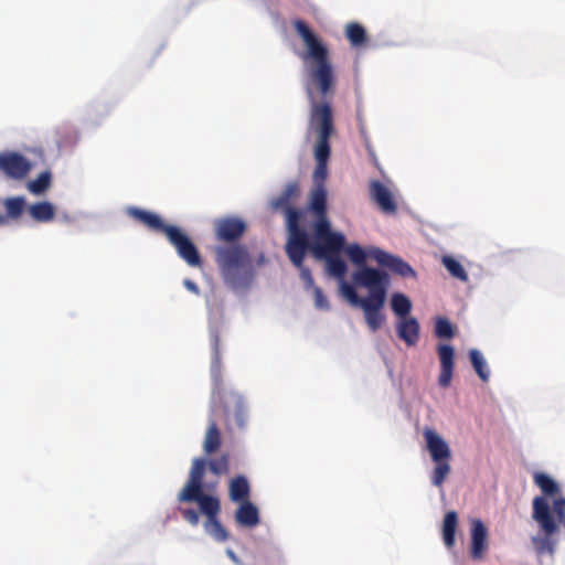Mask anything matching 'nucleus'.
<instances>
[{"mask_svg":"<svg viewBox=\"0 0 565 565\" xmlns=\"http://www.w3.org/2000/svg\"><path fill=\"white\" fill-rule=\"evenodd\" d=\"M31 164L18 152L0 153V171L9 179L21 180L30 171Z\"/></svg>","mask_w":565,"mask_h":565,"instance_id":"f8f14e48","label":"nucleus"},{"mask_svg":"<svg viewBox=\"0 0 565 565\" xmlns=\"http://www.w3.org/2000/svg\"><path fill=\"white\" fill-rule=\"evenodd\" d=\"M202 514L206 516L205 529L206 531L220 542H224L228 539V533L218 520L221 511V501L218 498L214 499L211 509L207 510L203 505H199Z\"/></svg>","mask_w":565,"mask_h":565,"instance_id":"2eb2a0df","label":"nucleus"},{"mask_svg":"<svg viewBox=\"0 0 565 565\" xmlns=\"http://www.w3.org/2000/svg\"><path fill=\"white\" fill-rule=\"evenodd\" d=\"M228 498L234 503L250 500V484L245 476L238 475L230 480Z\"/></svg>","mask_w":565,"mask_h":565,"instance_id":"412c9836","label":"nucleus"},{"mask_svg":"<svg viewBox=\"0 0 565 565\" xmlns=\"http://www.w3.org/2000/svg\"><path fill=\"white\" fill-rule=\"evenodd\" d=\"M294 265L300 270V276H301L302 280L307 284V286L308 287L313 286V278H312L311 271L309 268L303 266V259L301 260V263L299 265H297V264H294Z\"/></svg>","mask_w":565,"mask_h":565,"instance_id":"ea45409f","label":"nucleus"},{"mask_svg":"<svg viewBox=\"0 0 565 565\" xmlns=\"http://www.w3.org/2000/svg\"><path fill=\"white\" fill-rule=\"evenodd\" d=\"M353 282L356 286L369 290V296L364 297L361 308L364 311V318L371 331L375 332L385 321L381 312L385 305L390 277L385 271L372 267H364L352 275Z\"/></svg>","mask_w":565,"mask_h":565,"instance_id":"20e7f679","label":"nucleus"},{"mask_svg":"<svg viewBox=\"0 0 565 565\" xmlns=\"http://www.w3.org/2000/svg\"><path fill=\"white\" fill-rule=\"evenodd\" d=\"M221 444L222 438L217 424L214 419H211L203 443L204 452L207 455L215 452L221 447Z\"/></svg>","mask_w":565,"mask_h":565,"instance_id":"393cba45","label":"nucleus"},{"mask_svg":"<svg viewBox=\"0 0 565 565\" xmlns=\"http://www.w3.org/2000/svg\"><path fill=\"white\" fill-rule=\"evenodd\" d=\"M235 521L242 526L255 527L260 522L258 508L250 500L238 503Z\"/></svg>","mask_w":565,"mask_h":565,"instance_id":"aec40b11","label":"nucleus"},{"mask_svg":"<svg viewBox=\"0 0 565 565\" xmlns=\"http://www.w3.org/2000/svg\"><path fill=\"white\" fill-rule=\"evenodd\" d=\"M372 257L379 265L390 269L392 273L401 277H416V273L412 266L398 256L392 255L380 248H375L372 252Z\"/></svg>","mask_w":565,"mask_h":565,"instance_id":"ddd939ff","label":"nucleus"},{"mask_svg":"<svg viewBox=\"0 0 565 565\" xmlns=\"http://www.w3.org/2000/svg\"><path fill=\"white\" fill-rule=\"evenodd\" d=\"M391 308L401 319L406 318L409 317L408 313L412 309V302L405 295L394 294L391 299Z\"/></svg>","mask_w":565,"mask_h":565,"instance_id":"cd10ccee","label":"nucleus"},{"mask_svg":"<svg viewBox=\"0 0 565 565\" xmlns=\"http://www.w3.org/2000/svg\"><path fill=\"white\" fill-rule=\"evenodd\" d=\"M435 334L440 339H451L455 335V328L447 318L439 317L435 322Z\"/></svg>","mask_w":565,"mask_h":565,"instance_id":"473e14b6","label":"nucleus"},{"mask_svg":"<svg viewBox=\"0 0 565 565\" xmlns=\"http://www.w3.org/2000/svg\"><path fill=\"white\" fill-rule=\"evenodd\" d=\"M227 554H228V556H230L234 562H237V557H236V555H235V553H234L233 551L228 550V551H227Z\"/></svg>","mask_w":565,"mask_h":565,"instance_id":"79ce46f5","label":"nucleus"},{"mask_svg":"<svg viewBox=\"0 0 565 565\" xmlns=\"http://www.w3.org/2000/svg\"><path fill=\"white\" fill-rule=\"evenodd\" d=\"M345 237L342 233L335 232L322 237H316L312 242L308 239V249L320 259H326L330 274L342 278L347 273V264L339 256L344 248Z\"/></svg>","mask_w":565,"mask_h":565,"instance_id":"423d86ee","label":"nucleus"},{"mask_svg":"<svg viewBox=\"0 0 565 565\" xmlns=\"http://www.w3.org/2000/svg\"><path fill=\"white\" fill-rule=\"evenodd\" d=\"M166 235L169 242L175 247L178 255L185 260L189 266L199 267L202 265V259L196 246L180 228L172 225L167 228Z\"/></svg>","mask_w":565,"mask_h":565,"instance_id":"9b49d317","label":"nucleus"},{"mask_svg":"<svg viewBox=\"0 0 565 565\" xmlns=\"http://www.w3.org/2000/svg\"><path fill=\"white\" fill-rule=\"evenodd\" d=\"M423 436L426 449L430 455L435 467L430 475L431 483L443 488L444 482L451 472L450 459L451 450L447 441L433 428L425 427Z\"/></svg>","mask_w":565,"mask_h":565,"instance_id":"0eeeda50","label":"nucleus"},{"mask_svg":"<svg viewBox=\"0 0 565 565\" xmlns=\"http://www.w3.org/2000/svg\"><path fill=\"white\" fill-rule=\"evenodd\" d=\"M298 195L299 184L294 181L289 182L282 192L270 201L271 210L284 213L286 217L288 231L286 253L290 262L297 265L305 259L308 249V233L300 226L301 212L292 206Z\"/></svg>","mask_w":565,"mask_h":565,"instance_id":"7ed1b4c3","label":"nucleus"},{"mask_svg":"<svg viewBox=\"0 0 565 565\" xmlns=\"http://www.w3.org/2000/svg\"><path fill=\"white\" fill-rule=\"evenodd\" d=\"M328 177V161H317L313 171L315 186L324 185V181Z\"/></svg>","mask_w":565,"mask_h":565,"instance_id":"e433bc0d","label":"nucleus"},{"mask_svg":"<svg viewBox=\"0 0 565 565\" xmlns=\"http://www.w3.org/2000/svg\"><path fill=\"white\" fill-rule=\"evenodd\" d=\"M245 232L246 223L238 217L225 216L214 221L215 238L226 243L215 246V264L224 282L234 289L248 288L256 275L247 246L238 243Z\"/></svg>","mask_w":565,"mask_h":565,"instance_id":"f03ea898","label":"nucleus"},{"mask_svg":"<svg viewBox=\"0 0 565 565\" xmlns=\"http://www.w3.org/2000/svg\"><path fill=\"white\" fill-rule=\"evenodd\" d=\"M396 332L407 345H415L419 340V323L414 317L402 318L397 322Z\"/></svg>","mask_w":565,"mask_h":565,"instance_id":"6ab92c4d","label":"nucleus"},{"mask_svg":"<svg viewBox=\"0 0 565 565\" xmlns=\"http://www.w3.org/2000/svg\"><path fill=\"white\" fill-rule=\"evenodd\" d=\"M551 512L559 526L565 527V498H554L551 507Z\"/></svg>","mask_w":565,"mask_h":565,"instance_id":"72a5a7b5","label":"nucleus"},{"mask_svg":"<svg viewBox=\"0 0 565 565\" xmlns=\"http://www.w3.org/2000/svg\"><path fill=\"white\" fill-rule=\"evenodd\" d=\"M341 291L342 295L352 303L353 306L361 307L363 305L364 297H359L358 292L355 291L354 287L342 282L341 285Z\"/></svg>","mask_w":565,"mask_h":565,"instance_id":"c9c22d12","label":"nucleus"},{"mask_svg":"<svg viewBox=\"0 0 565 565\" xmlns=\"http://www.w3.org/2000/svg\"><path fill=\"white\" fill-rule=\"evenodd\" d=\"M347 254L353 264L360 266V268L358 270L366 267L365 266L366 255L361 246H359L358 244L349 245L347 247Z\"/></svg>","mask_w":565,"mask_h":565,"instance_id":"f704fd0d","label":"nucleus"},{"mask_svg":"<svg viewBox=\"0 0 565 565\" xmlns=\"http://www.w3.org/2000/svg\"><path fill=\"white\" fill-rule=\"evenodd\" d=\"M532 518L544 533V537L534 539V543L539 552L547 551L553 553L554 547L550 537L558 532V524L551 512V505L547 499L535 497L532 502Z\"/></svg>","mask_w":565,"mask_h":565,"instance_id":"1a4fd4ad","label":"nucleus"},{"mask_svg":"<svg viewBox=\"0 0 565 565\" xmlns=\"http://www.w3.org/2000/svg\"><path fill=\"white\" fill-rule=\"evenodd\" d=\"M7 215L11 218H19L25 207V200L22 196L8 198L3 203Z\"/></svg>","mask_w":565,"mask_h":565,"instance_id":"7c9ffc66","label":"nucleus"},{"mask_svg":"<svg viewBox=\"0 0 565 565\" xmlns=\"http://www.w3.org/2000/svg\"><path fill=\"white\" fill-rule=\"evenodd\" d=\"M4 223H6V218H4V216H2V215L0 214V225H2V224H4Z\"/></svg>","mask_w":565,"mask_h":565,"instance_id":"37998d69","label":"nucleus"},{"mask_svg":"<svg viewBox=\"0 0 565 565\" xmlns=\"http://www.w3.org/2000/svg\"><path fill=\"white\" fill-rule=\"evenodd\" d=\"M328 192L324 185L313 186L309 194L308 211L313 215V238L334 233L328 217Z\"/></svg>","mask_w":565,"mask_h":565,"instance_id":"9d476101","label":"nucleus"},{"mask_svg":"<svg viewBox=\"0 0 565 565\" xmlns=\"http://www.w3.org/2000/svg\"><path fill=\"white\" fill-rule=\"evenodd\" d=\"M469 359L479 379L482 382H488L490 377V371L482 353L477 349H471L469 351Z\"/></svg>","mask_w":565,"mask_h":565,"instance_id":"a878e982","label":"nucleus"},{"mask_svg":"<svg viewBox=\"0 0 565 565\" xmlns=\"http://www.w3.org/2000/svg\"><path fill=\"white\" fill-rule=\"evenodd\" d=\"M441 263L454 278L462 282L468 281V274L457 259L451 256H444Z\"/></svg>","mask_w":565,"mask_h":565,"instance_id":"c85d7f7f","label":"nucleus"},{"mask_svg":"<svg viewBox=\"0 0 565 565\" xmlns=\"http://www.w3.org/2000/svg\"><path fill=\"white\" fill-rule=\"evenodd\" d=\"M211 373L214 382L212 393V401L215 407L223 409L226 422L230 420L231 415H234L235 423L239 428H243L247 420V411L243 397L233 391H226L222 387L220 374V356L217 348L215 349V356L212 363Z\"/></svg>","mask_w":565,"mask_h":565,"instance_id":"39448f33","label":"nucleus"},{"mask_svg":"<svg viewBox=\"0 0 565 565\" xmlns=\"http://www.w3.org/2000/svg\"><path fill=\"white\" fill-rule=\"evenodd\" d=\"M458 526V514L449 511L445 514L443 522V540L448 548H452L456 542V530Z\"/></svg>","mask_w":565,"mask_h":565,"instance_id":"b1692460","label":"nucleus"},{"mask_svg":"<svg viewBox=\"0 0 565 565\" xmlns=\"http://www.w3.org/2000/svg\"><path fill=\"white\" fill-rule=\"evenodd\" d=\"M181 514L193 526L198 525L200 522L199 512L194 509H181Z\"/></svg>","mask_w":565,"mask_h":565,"instance_id":"58836bf2","label":"nucleus"},{"mask_svg":"<svg viewBox=\"0 0 565 565\" xmlns=\"http://www.w3.org/2000/svg\"><path fill=\"white\" fill-rule=\"evenodd\" d=\"M313 298H315V307L319 310L327 311L330 309V303L328 298L324 296L322 289L320 287H313Z\"/></svg>","mask_w":565,"mask_h":565,"instance_id":"4c0bfd02","label":"nucleus"},{"mask_svg":"<svg viewBox=\"0 0 565 565\" xmlns=\"http://www.w3.org/2000/svg\"><path fill=\"white\" fill-rule=\"evenodd\" d=\"M52 182V174L50 171L41 172L36 179L32 180L28 184V189L33 194H42L50 186Z\"/></svg>","mask_w":565,"mask_h":565,"instance_id":"c756f323","label":"nucleus"},{"mask_svg":"<svg viewBox=\"0 0 565 565\" xmlns=\"http://www.w3.org/2000/svg\"><path fill=\"white\" fill-rule=\"evenodd\" d=\"M295 29L307 46V55L315 63L309 75L317 89L324 98L323 102H317L311 87L308 85L306 90L310 102V128L318 135V141L315 146V158L317 161H328L330 157V137L334 130L333 113L331 102L327 100L334 94V75L329 51L327 46L317 38L308 24L301 20H296Z\"/></svg>","mask_w":565,"mask_h":565,"instance_id":"f257e3e1","label":"nucleus"},{"mask_svg":"<svg viewBox=\"0 0 565 565\" xmlns=\"http://www.w3.org/2000/svg\"><path fill=\"white\" fill-rule=\"evenodd\" d=\"M345 35L353 46H361L366 42L365 29L356 22H351L347 25Z\"/></svg>","mask_w":565,"mask_h":565,"instance_id":"bb28decb","label":"nucleus"},{"mask_svg":"<svg viewBox=\"0 0 565 565\" xmlns=\"http://www.w3.org/2000/svg\"><path fill=\"white\" fill-rule=\"evenodd\" d=\"M209 469L216 476L227 475L230 472V455L223 454L218 458L207 460Z\"/></svg>","mask_w":565,"mask_h":565,"instance_id":"2f4dec72","label":"nucleus"},{"mask_svg":"<svg viewBox=\"0 0 565 565\" xmlns=\"http://www.w3.org/2000/svg\"><path fill=\"white\" fill-rule=\"evenodd\" d=\"M28 212L32 220L39 223H47L55 217V207L47 201L31 204Z\"/></svg>","mask_w":565,"mask_h":565,"instance_id":"5701e85b","label":"nucleus"},{"mask_svg":"<svg viewBox=\"0 0 565 565\" xmlns=\"http://www.w3.org/2000/svg\"><path fill=\"white\" fill-rule=\"evenodd\" d=\"M488 531L481 520H473L471 526V550L470 555L472 559H481L487 551Z\"/></svg>","mask_w":565,"mask_h":565,"instance_id":"dca6fc26","label":"nucleus"},{"mask_svg":"<svg viewBox=\"0 0 565 565\" xmlns=\"http://www.w3.org/2000/svg\"><path fill=\"white\" fill-rule=\"evenodd\" d=\"M437 353L440 362L438 384L440 387L447 388L451 384L455 370V349L450 344H439Z\"/></svg>","mask_w":565,"mask_h":565,"instance_id":"4468645a","label":"nucleus"},{"mask_svg":"<svg viewBox=\"0 0 565 565\" xmlns=\"http://www.w3.org/2000/svg\"><path fill=\"white\" fill-rule=\"evenodd\" d=\"M533 481L541 489L542 493L544 494L542 497L545 499L546 497L554 498L561 494V488L558 483L552 477L544 472H534Z\"/></svg>","mask_w":565,"mask_h":565,"instance_id":"4be33fe9","label":"nucleus"},{"mask_svg":"<svg viewBox=\"0 0 565 565\" xmlns=\"http://www.w3.org/2000/svg\"><path fill=\"white\" fill-rule=\"evenodd\" d=\"M127 214L132 217L134 220L142 223L150 230L157 231V232H163L167 234V228L171 227L172 225L164 224L163 221L160 218L159 215L141 210L139 207L130 206L127 209Z\"/></svg>","mask_w":565,"mask_h":565,"instance_id":"a211bd4d","label":"nucleus"},{"mask_svg":"<svg viewBox=\"0 0 565 565\" xmlns=\"http://www.w3.org/2000/svg\"><path fill=\"white\" fill-rule=\"evenodd\" d=\"M183 285H184V287H185L189 291H191V292H193V294H195V295H199V294H200V289H199L198 285H196L194 281H192V280H190V279H185V280L183 281Z\"/></svg>","mask_w":565,"mask_h":565,"instance_id":"a19ab883","label":"nucleus"},{"mask_svg":"<svg viewBox=\"0 0 565 565\" xmlns=\"http://www.w3.org/2000/svg\"><path fill=\"white\" fill-rule=\"evenodd\" d=\"M370 194L372 200L385 213H394L396 203L391 191L380 181L373 180L370 183Z\"/></svg>","mask_w":565,"mask_h":565,"instance_id":"f3484780","label":"nucleus"},{"mask_svg":"<svg viewBox=\"0 0 565 565\" xmlns=\"http://www.w3.org/2000/svg\"><path fill=\"white\" fill-rule=\"evenodd\" d=\"M207 460L204 458H194L190 469L189 479L183 489L178 494L180 502H196L210 510L214 499L217 497L203 492V479L206 471Z\"/></svg>","mask_w":565,"mask_h":565,"instance_id":"6e6552de","label":"nucleus"}]
</instances>
